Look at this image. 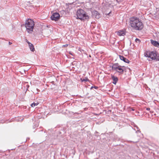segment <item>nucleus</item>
Segmentation results:
<instances>
[{
  "label": "nucleus",
  "mask_w": 159,
  "mask_h": 159,
  "mask_svg": "<svg viewBox=\"0 0 159 159\" xmlns=\"http://www.w3.org/2000/svg\"><path fill=\"white\" fill-rule=\"evenodd\" d=\"M131 110L133 111H134V110L133 108H131Z\"/></svg>",
  "instance_id": "obj_23"
},
{
  "label": "nucleus",
  "mask_w": 159,
  "mask_h": 159,
  "mask_svg": "<svg viewBox=\"0 0 159 159\" xmlns=\"http://www.w3.org/2000/svg\"><path fill=\"white\" fill-rule=\"evenodd\" d=\"M135 41L136 42H137L138 41L139 42V43L140 42V40L139 39L137 38L135 39Z\"/></svg>",
  "instance_id": "obj_17"
},
{
  "label": "nucleus",
  "mask_w": 159,
  "mask_h": 159,
  "mask_svg": "<svg viewBox=\"0 0 159 159\" xmlns=\"http://www.w3.org/2000/svg\"><path fill=\"white\" fill-rule=\"evenodd\" d=\"M77 18L80 20L88 19H89V16L85 12L84 10L81 9H79L77 11Z\"/></svg>",
  "instance_id": "obj_4"
},
{
  "label": "nucleus",
  "mask_w": 159,
  "mask_h": 159,
  "mask_svg": "<svg viewBox=\"0 0 159 159\" xmlns=\"http://www.w3.org/2000/svg\"><path fill=\"white\" fill-rule=\"evenodd\" d=\"M93 16L97 19L99 18L101 16L99 13L96 11H93L92 12Z\"/></svg>",
  "instance_id": "obj_7"
},
{
  "label": "nucleus",
  "mask_w": 159,
  "mask_h": 159,
  "mask_svg": "<svg viewBox=\"0 0 159 159\" xmlns=\"http://www.w3.org/2000/svg\"><path fill=\"white\" fill-rule=\"evenodd\" d=\"M144 56L146 57L150 58L152 60L159 61V55L156 51H146L144 53Z\"/></svg>",
  "instance_id": "obj_2"
},
{
  "label": "nucleus",
  "mask_w": 159,
  "mask_h": 159,
  "mask_svg": "<svg viewBox=\"0 0 159 159\" xmlns=\"http://www.w3.org/2000/svg\"><path fill=\"white\" fill-rule=\"evenodd\" d=\"M135 127H136L137 129V131H139V130H140V129L139 128H138L137 126H136Z\"/></svg>",
  "instance_id": "obj_19"
},
{
  "label": "nucleus",
  "mask_w": 159,
  "mask_h": 159,
  "mask_svg": "<svg viewBox=\"0 0 159 159\" xmlns=\"http://www.w3.org/2000/svg\"><path fill=\"white\" fill-rule=\"evenodd\" d=\"M111 78L113 80L112 82L113 83L115 84H116L118 81V78L117 77L113 75H111Z\"/></svg>",
  "instance_id": "obj_10"
},
{
  "label": "nucleus",
  "mask_w": 159,
  "mask_h": 159,
  "mask_svg": "<svg viewBox=\"0 0 159 159\" xmlns=\"http://www.w3.org/2000/svg\"><path fill=\"white\" fill-rule=\"evenodd\" d=\"M80 112H72L73 114V115H75V114H80L81 113V111H80Z\"/></svg>",
  "instance_id": "obj_16"
},
{
  "label": "nucleus",
  "mask_w": 159,
  "mask_h": 159,
  "mask_svg": "<svg viewBox=\"0 0 159 159\" xmlns=\"http://www.w3.org/2000/svg\"><path fill=\"white\" fill-rule=\"evenodd\" d=\"M69 54L72 55V54H71V53H70V52Z\"/></svg>",
  "instance_id": "obj_24"
},
{
  "label": "nucleus",
  "mask_w": 159,
  "mask_h": 159,
  "mask_svg": "<svg viewBox=\"0 0 159 159\" xmlns=\"http://www.w3.org/2000/svg\"><path fill=\"white\" fill-rule=\"evenodd\" d=\"M131 26L137 30H141L143 27V24L139 18L136 17H132L129 19Z\"/></svg>",
  "instance_id": "obj_1"
},
{
  "label": "nucleus",
  "mask_w": 159,
  "mask_h": 159,
  "mask_svg": "<svg viewBox=\"0 0 159 159\" xmlns=\"http://www.w3.org/2000/svg\"><path fill=\"white\" fill-rule=\"evenodd\" d=\"M125 69V67L124 66H120L117 68L115 71L119 73V75H122L123 74Z\"/></svg>",
  "instance_id": "obj_6"
},
{
  "label": "nucleus",
  "mask_w": 159,
  "mask_h": 159,
  "mask_svg": "<svg viewBox=\"0 0 159 159\" xmlns=\"http://www.w3.org/2000/svg\"><path fill=\"white\" fill-rule=\"evenodd\" d=\"M119 57L120 59L123 61L124 62L128 63H129L130 62L129 61L123 56L119 55Z\"/></svg>",
  "instance_id": "obj_9"
},
{
  "label": "nucleus",
  "mask_w": 159,
  "mask_h": 159,
  "mask_svg": "<svg viewBox=\"0 0 159 159\" xmlns=\"http://www.w3.org/2000/svg\"><path fill=\"white\" fill-rule=\"evenodd\" d=\"M110 13H108L107 15H109V14H110Z\"/></svg>",
  "instance_id": "obj_25"
},
{
  "label": "nucleus",
  "mask_w": 159,
  "mask_h": 159,
  "mask_svg": "<svg viewBox=\"0 0 159 159\" xmlns=\"http://www.w3.org/2000/svg\"><path fill=\"white\" fill-rule=\"evenodd\" d=\"M25 27L28 33H31L33 31L34 25V22L31 19H29L25 21Z\"/></svg>",
  "instance_id": "obj_3"
},
{
  "label": "nucleus",
  "mask_w": 159,
  "mask_h": 159,
  "mask_svg": "<svg viewBox=\"0 0 159 159\" xmlns=\"http://www.w3.org/2000/svg\"><path fill=\"white\" fill-rule=\"evenodd\" d=\"M151 42L152 44L154 46L159 47V42L151 39Z\"/></svg>",
  "instance_id": "obj_8"
},
{
  "label": "nucleus",
  "mask_w": 159,
  "mask_h": 159,
  "mask_svg": "<svg viewBox=\"0 0 159 159\" xmlns=\"http://www.w3.org/2000/svg\"><path fill=\"white\" fill-rule=\"evenodd\" d=\"M81 80L82 81H89V80L88 79L87 77H85L83 79H81Z\"/></svg>",
  "instance_id": "obj_14"
},
{
  "label": "nucleus",
  "mask_w": 159,
  "mask_h": 159,
  "mask_svg": "<svg viewBox=\"0 0 159 159\" xmlns=\"http://www.w3.org/2000/svg\"><path fill=\"white\" fill-rule=\"evenodd\" d=\"M9 45H11V44H12V43L11 42H9Z\"/></svg>",
  "instance_id": "obj_20"
},
{
  "label": "nucleus",
  "mask_w": 159,
  "mask_h": 159,
  "mask_svg": "<svg viewBox=\"0 0 159 159\" xmlns=\"http://www.w3.org/2000/svg\"><path fill=\"white\" fill-rule=\"evenodd\" d=\"M93 88H95L96 89H98V87H97V86H92V87H91V89H92Z\"/></svg>",
  "instance_id": "obj_18"
},
{
  "label": "nucleus",
  "mask_w": 159,
  "mask_h": 159,
  "mask_svg": "<svg viewBox=\"0 0 159 159\" xmlns=\"http://www.w3.org/2000/svg\"><path fill=\"white\" fill-rule=\"evenodd\" d=\"M125 34V30H119L117 32V35L119 36H124Z\"/></svg>",
  "instance_id": "obj_11"
},
{
  "label": "nucleus",
  "mask_w": 159,
  "mask_h": 159,
  "mask_svg": "<svg viewBox=\"0 0 159 159\" xmlns=\"http://www.w3.org/2000/svg\"><path fill=\"white\" fill-rule=\"evenodd\" d=\"M146 110L148 111H149L150 110V108H146Z\"/></svg>",
  "instance_id": "obj_21"
},
{
  "label": "nucleus",
  "mask_w": 159,
  "mask_h": 159,
  "mask_svg": "<svg viewBox=\"0 0 159 159\" xmlns=\"http://www.w3.org/2000/svg\"><path fill=\"white\" fill-rule=\"evenodd\" d=\"M39 104V103H33L31 104V106L32 107H34L35 106Z\"/></svg>",
  "instance_id": "obj_15"
},
{
  "label": "nucleus",
  "mask_w": 159,
  "mask_h": 159,
  "mask_svg": "<svg viewBox=\"0 0 159 159\" xmlns=\"http://www.w3.org/2000/svg\"><path fill=\"white\" fill-rule=\"evenodd\" d=\"M60 15L58 13H54L53 14L51 17V20H52L57 21L60 18Z\"/></svg>",
  "instance_id": "obj_5"
},
{
  "label": "nucleus",
  "mask_w": 159,
  "mask_h": 159,
  "mask_svg": "<svg viewBox=\"0 0 159 159\" xmlns=\"http://www.w3.org/2000/svg\"><path fill=\"white\" fill-rule=\"evenodd\" d=\"M120 65H119L118 63L114 64L111 66V68L113 70L115 71L117 68H118Z\"/></svg>",
  "instance_id": "obj_12"
},
{
  "label": "nucleus",
  "mask_w": 159,
  "mask_h": 159,
  "mask_svg": "<svg viewBox=\"0 0 159 159\" xmlns=\"http://www.w3.org/2000/svg\"><path fill=\"white\" fill-rule=\"evenodd\" d=\"M68 44H66L64 45V46L65 47H66L67 46H68Z\"/></svg>",
  "instance_id": "obj_22"
},
{
  "label": "nucleus",
  "mask_w": 159,
  "mask_h": 159,
  "mask_svg": "<svg viewBox=\"0 0 159 159\" xmlns=\"http://www.w3.org/2000/svg\"><path fill=\"white\" fill-rule=\"evenodd\" d=\"M27 43L29 44V46L30 50L32 52L34 51V48L33 45L28 41H27Z\"/></svg>",
  "instance_id": "obj_13"
}]
</instances>
